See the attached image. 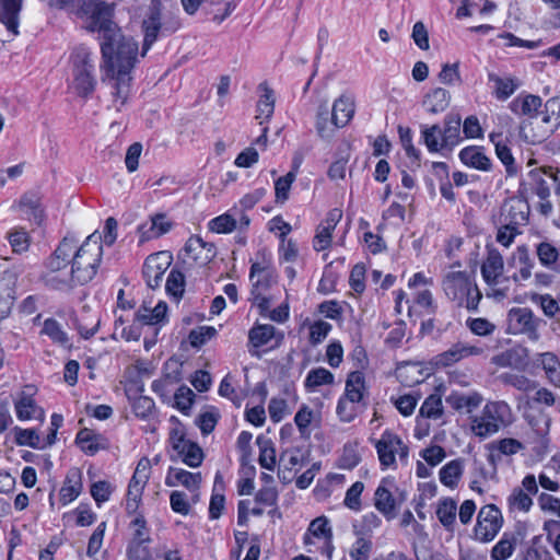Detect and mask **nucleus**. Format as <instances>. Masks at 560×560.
Here are the masks:
<instances>
[{"mask_svg":"<svg viewBox=\"0 0 560 560\" xmlns=\"http://www.w3.org/2000/svg\"><path fill=\"white\" fill-rule=\"evenodd\" d=\"M113 5L96 1L91 15L90 30L100 34L103 82L110 81L114 104L120 110L129 97L131 72L139 61L138 42L122 33L112 20Z\"/></svg>","mask_w":560,"mask_h":560,"instance_id":"1","label":"nucleus"},{"mask_svg":"<svg viewBox=\"0 0 560 560\" xmlns=\"http://www.w3.org/2000/svg\"><path fill=\"white\" fill-rule=\"evenodd\" d=\"M102 255L101 236L96 232L89 235L80 247H75L70 257V272L79 285L86 284L95 277Z\"/></svg>","mask_w":560,"mask_h":560,"instance_id":"2","label":"nucleus"},{"mask_svg":"<svg viewBox=\"0 0 560 560\" xmlns=\"http://www.w3.org/2000/svg\"><path fill=\"white\" fill-rule=\"evenodd\" d=\"M446 298L458 307L477 311L482 298L472 277L466 271H450L442 280Z\"/></svg>","mask_w":560,"mask_h":560,"instance_id":"3","label":"nucleus"},{"mask_svg":"<svg viewBox=\"0 0 560 560\" xmlns=\"http://www.w3.org/2000/svg\"><path fill=\"white\" fill-rule=\"evenodd\" d=\"M512 422V410L503 400L488 401L480 415L471 419V432L481 439L498 433Z\"/></svg>","mask_w":560,"mask_h":560,"instance_id":"4","label":"nucleus"},{"mask_svg":"<svg viewBox=\"0 0 560 560\" xmlns=\"http://www.w3.org/2000/svg\"><path fill=\"white\" fill-rule=\"evenodd\" d=\"M72 88L84 98L92 95L96 86L95 65L92 52L84 46L77 47L72 52Z\"/></svg>","mask_w":560,"mask_h":560,"instance_id":"5","label":"nucleus"},{"mask_svg":"<svg viewBox=\"0 0 560 560\" xmlns=\"http://www.w3.org/2000/svg\"><path fill=\"white\" fill-rule=\"evenodd\" d=\"M179 27L177 20L162 22V3L160 0H151L142 22L144 33L141 57H144L152 45L156 42L159 33L172 34Z\"/></svg>","mask_w":560,"mask_h":560,"instance_id":"6","label":"nucleus"},{"mask_svg":"<svg viewBox=\"0 0 560 560\" xmlns=\"http://www.w3.org/2000/svg\"><path fill=\"white\" fill-rule=\"evenodd\" d=\"M375 448L378 455L382 469L396 468V455L400 460H406L408 457V446L404 444L402 440L392 431H384L375 442Z\"/></svg>","mask_w":560,"mask_h":560,"instance_id":"7","label":"nucleus"},{"mask_svg":"<svg viewBox=\"0 0 560 560\" xmlns=\"http://www.w3.org/2000/svg\"><path fill=\"white\" fill-rule=\"evenodd\" d=\"M540 324L541 319L528 307H513L508 313L509 331L514 335H526L533 341L539 339Z\"/></svg>","mask_w":560,"mask_h":560,"instance_id":"8","label":"nucleus"},{"mask_svg":"<svg viewBox=\"0 0 560 560\" xmlns=\"http://www.w3.org/2000/svg\"><path fill=\"white\" fill-rule=\"evenodd\" d=\"M503 525L501 511L494 504H488L480 509L475 526V535L481 542L491 541Z\"/></svg>","mask_w":560,"mask_h":560,"instance_id":"9","label":"nucleus"},{"mask_svg":"<svg viewBox=\"0 0 560 560\" xmlns=\"http://www.w3.org/2000/svg\"><path fill=\"white\" fill-rule=\"evenodd\" d=\"M172 256L167 252L151 254L144 261L142 273L149 288L160 287L163 276L171 265Z\"/></svg>","mask_w":560,"mask_h":560,"instance_id":"10","label":"nucleus"},{"mask_svg":"<svg viewBox=\"0 0 560 560\" xmlns=\"http://www.w3.org/2000/svg\"><path fill=\"white\" fill-rule=\"evenodd\" d=\"M78 242L73 235L65 236L55 252L45 261L46 270L43 273L62 271L70 264V257L74 253Z\"/></svg>","mask_w":560,"mask_h":560,"instance_id":"11","label":"nucleus"},{"mask_svg":"<svg viewBox=\"0 0 560 560\" xmlns=\"http://www.w3.org/2000/svg\"><path fill=\"white\" fill-rule=\"evenodd\" d=\"M392 486H394V481L389 478H384L374 493V506L387 521L396 517V509L398 506L397 500L389 490Z\"/></svg>","mask_w":560,"mask_h":560,"instance_id":"12","label":"nucleus"},{"mask_svg":"<svg viewBox=\"0 0 560 560\" xmlns=\"http://www.w3.org/2000/svg\"><path fill=\"white\" fill-rule=\"evenodd\" d=\"M342 218L340 209H331L325 220L317 226L316 235L313 241V247L316 252L328 248L331 244V233Z\"/></svg>","mask_w":560,"mask_h":560,"instance_id":"13","label":"nucleus"},{"mask_svg":"<svg viewBox=\"0 0 560 560\" xmlns=\"http://www.w3.org/2000/svg\"><path fill=\"white\" fill-rule=\"evenodd\" d=\"M23 0H0V25L13 38L19 35L20 12Z\"/></svg>","mask_w":560,"mask_h":560,"instance_id":"14","label":"nucleus"},{"mask_svg":"<svg viewBox=\"0 0 560 560\" xmlns=\"http://www.w3.org/2000/svg\"><path fill=\"white\" fill-rule=\"evenodd\" d=\"M483 398L478 392L460 393L452 392L446 398V404L458 412L471 413L482 402Z\"/></svg>","mask_w":560,"mask_h":560,"instance_id":"15","label":"nucleus"},{"mask_svg":"<svg viewBox=\"0 0 560 560\" xmlns=\"http://www.w3.org/2000/svg\"><path fill=\"white\" fill-rule=\"evenodd\" d=\"M332 125L337 128L346 127L355 113L354 100L349 95H340L331 107Z\"/></svg>","mask_w":560,"mask_h":560,"instance_id":"16","label":"nucleus"},{"mask_svg":"<svg viewBox=\"0 0 560 560\" xmlns=\"http://www.w3.org/2000/svg\"><path fill=\"white\" fill-rule=\"evenodd\" d=\"M186 254L196 262L206 265L215 256V247L212 243L205 242L199 236H191L185 245Z\"/></svg>","mask_w":560,"mask_h":560,"instance_id":"17","label":"nucleus"},{"mask_svg":"<svg viewBox=\"0 0 560 560\" xmlns=\"http://www.w3.org/2000/svg\"><path fill=\"white\" fill-rule=\"evenodd\" d=\"M82 472L79 468H71L68 470L62 487L59 492V499L62 505H67L74 501L82 492Z\"/></svg>","mask_w":560,"mask_h":560,"instance_id":"18","label":"nucleus"},{"mask_svg":"<svg viewBox=\"0 0 560 560\" xmlns=\"http://www.w3.org/2000/svg\"><path fill=\"white\" fill-rule=\"evenodd\" d=\"M482 350L476 346H469L464 342L453 345L448 350L440 353L436 363L443 366H450L464 358L480 354Z\"/></svg>","mask_w":560,"mask_h":560,"instance_id":"19","label":"nucleus"},{"mask_svg":"<svg viewBox=\"0 0 560 560\" xmlns=\"http://www.w3.org/2000/svg\"><path fill=\"white\" fill-rule=\"evenodd\" d=\"M504 261L502 255L497 249L488 252V256L481 266V275L489 285H495L503 273Z\"/></svg>","mask_w":560,"mask_h":560,"instance_id":"20","label":"nucleus"},{"mask_svg":"<svg viewBox=\"0 0 560 560\" xmlns=\"http://www.w3.org/2000/svg\"><path fill=\"white\" fill-rule=\"evenodd\" d=\"M201 482L200 472H190L182 468L171 467L165 478V485L168 487H177L179 485L189 491H196Z\"/></svg>","mask_w":560,"mask_h":560,"instance_id":"21","label":"nucleus"},{"mask_svg":"<svg viewBox=\"0 0 560 560\" xmlns=\"http://www.w3.org/2000/svg\"><path fill=\"white\" fill-rule=\"evenodd\" d=\"M459 160L466 166L476 168L482 172L491 170V160L485 154L483 148L470 145L460 150Z\"/></svg>","mask_w":560,"mask_h":560,"instance_id":"22","label":"nucleus"},{"mask_svg":"<svg viewBox=\"0 0 560 560\" xmlns=\"http://www.w3.org/2000/svg\"><path fill=\"white\" fill-rule=\"evenodd\" d=\"M173 223L163 213L151 217L150 222L139 226L141 242L160 237L171 231Z\"/></svg>","mask_w":560,"mask_h":560,"instance_id":"23","label":"nucleus"},{"mask_svg":"<svg viewBox=\"0 0 560 560\" xmlns=\"http://www.w3.org/2000/svg\"><path fill=\"white\" fill-rule=\"evenodd\" d=\"M542 101L533 94L518 95L510 103V109L518 116L534 118L538 115Z\"/></svg>","mask_w":560,"mask_h":560,"instance_id":"24","label":"nucleus"},{"mask_svg":"<svg viewBox=\"0 0 560 560\" xmlns=\"http://www.w3.org/2000/svg\"><path fill=\"white\" fill-rule=\"evenodd\" d=\"M451 103V93L443 88H435L425 94L423 107L430 114H440L447 109Z\"/></svg>","mask_w":560,"mask_h":560,"instance_id":"25","label":"nucleus"},{"mask_svg":"<svg viewBox=\"0 0 560 560\" xmlns=\"http://www.w3.org/2000/svg\"><path fill=\"white\" fill-rule=\"evenodd\" d=\"M16 417L22 420L32 418H44V410L37 406L32 397V393H21L19 399L14 404Z\"/></svg>","mask_w":560,"mask_h":560,"instance_id":"26","label":"nucleus"},{"mask_svg":"<svg viewBox=\"0 0 560 560\" xmlns=\"http://www.w3.org/2000/svg\"><path fill=\"white\" fill-rule=\"evenodd\" d=\"M462 119L457 114H448L444 119V128L442 129V144L447 149H453L460 141Z\"/></svg>","mask_w":560,"mask_h":560,"instance_id":"27","label":"nucleus"},{"mask_svg":"<svg viewBox=\"0 0 560 560\" xmlns=\"http://www.w3.org/2000/svg\"><path fill=\"white\" fill-rule=\"evenodd\" d=\"M40 279L45 287L51 290L69 292L79 285L71 272L42 273Z\"/></svg>","mask_w":560,"mask_h":560,"instance_id":"28","label":"nucleus"},{"mask_svg":"<svg viewBox=\"0 0 560 560\" xmlns=\"http://www.w3.org/2000/svg\"><path fill=\"white\" fill-rule=\"evenodd\" d=\"M273 338H277V331L272 325H255L248 331V347L258 349L267 346Z\"/></svg>","mask_w":560,"mask_h":560,"instance_id":"29","label":"nucleus"},{"mask_svg":"<svg viewBox=\"0 0 560 560\" xmlns=\"http://www.w3.org/2000/svg\"><path fill=\"white\" fill-rule=\"evenodd\" d=\"M537 361L545 371L548 381L560 387V359L553 352H542L538 354Z\"/></svg>","mask_w":560,"mask_h":560,"instance_id":"30","label":"nucleus"},{"mask_svg":"<svg viewBox=\"0 0 560 560\" xmlns=\"http://www.w3.org/2000/svg\"><path fill=\"white\" fill-rule=\"evenodd\" d=\"M315 128L322 139H330L338 129L332 125L331 110L326 102L317 108Z\"/></svg>","mask_w":560,"mask_h":560,"instance_id":"31","label":"nucleus"},{"mask_svg":"<svg viewBox=\"0 0 560 560\" xmlns=\"http://www.w3.org/2000/svg\"><path fill=\"white\" fill-rule=\"evenodd\" d=\"M518 538L514 533L505 532L500 540L492 547V560H508L514 552Z\"/></svg>","mask_w":560,"mask_h":560,"instance_id":"32","label":"nucleus"},{"mask_svg":"<svg viewBox=\"0 0 560 560\" xmlns=\"http://www.w3.org/2000/svg\"><path fill=\"white\" fill-rule=\"evenodd\" d=\"M258 89L262 92L257 103L256 119H269L275 110V95L273 91L266 82L259 84ZM264 121L260 120V125Z\"/></svg>","mask_w":560,"mask_h":560,"instance_id":"33","label":"nucleus"},{"mask_svg":"<svg viewBox=\"0 0 560 560\" xmlns=\"http://www.w3.org/2000/svg\"><path fill=\"white\" fill-rule=\"evenodd\" d=\"M366 392L365 377L360 371L351 372L346 381L345 396L352 400L362 401Z\"/></svg>","mask_w":560,"mask_h":560,"instance_id":"34","label":"nucleus"},{"mask_svg":"<svg viewBox=\"0 0 560 560\" xmlns=\"http://www.w3.org/2000/svg\"><path fill=\"white\" fill-rule=\"evenodd\" d=\"M464 466L460 459H454L443 466L440 470V481L451 488L454 489L459 478L463 475Z\"/></svg>","mask_w":560,"mask_h":560,"instance_id":"35","label":"nucleus"},{"mask_svg":"<svg viewBox=\"0 0 560 560\" xmlns=\"http://www.w3.org/2000/svg\"><path fill=\"white\" fill-rule=\"evenodd\" d=\"M102 436L94 433L90 429H82L78 432L75 442L80 448L88 455H94L98 450L103 448L100 444Z\"/></svg>","mask_w":560,"mask_h":560,"instance_id":"36","label":"nucleus"},{"mask_svg":"<svg viewBox=\"0 0 560 560\" xmlns=\"http://www.w3.org/2000/svg\"><path fill=\"white\" fill-rule=\"evenodd\" d=\"M256 442L259 447V465L267 470H273L276 467V450L272 441L264 436H258Z\"/></svg>","mask_w":560,"mask_h":560,"instance_id":"37","label":"nucleus"},{"mask_svg":"<svg viewBox=\"0 0 560 560\" xmlns=\"http://www.w3.org/2000/svg\"><path fill=\"white\" fill-rule=\"evenodd\" d=\"M40 332L43 335L48 336L54 343H57L66 348H69L71 346L68 334L62 329L61 325L54 318H47L44 322Z\"/></svg>","mask_w":560,"mask_h":560,"instance_id":"38","label":"nucleus"},{"mask_svg":"<svg viewBox=\"0 0 560 560\" xmlns=\"http://www.w3.org/2000/svg\"><path fill=\"white\" fill-rule=\"evenodd\" d=\"M360 411V401L352 400L342 395L337 402L336 413L340 421L349 423L353 421Z\"/></svg>","mask_w":560,"mask_h":560,"instance_id":"39","label":"nucleus"},{"mask_svg":"<svg viewBox=\"0 0 560 560\" xmlns=\"http://www.w3.org/2000/svg\"><path fill=\"white\" fill-rule=\"evenodd\" d=\"M334 374L324 368L312 369L305 378V388L308 392H314L322 385H330L334 383Z\"/></svg>","mask_w":560,"mask_h":560,"instance_id":"40","label":"nucleus"},{"mask_svg":"<svg viewBox=\"0 0 560 560\" xmlns=\"http://www.w3.org/2000/svg\"><path fill=\"white\" fill-rule=\"evenodd\" d=\"M489 138L490 141L494 144L497 156L506 167L508 174H515L516 170L514 167V158L512 155L511 149L501 141V135L491 133Z\"/></svg>","mask_w":560,"mask_h":560,"instance_id":"41","label":"nucleus"},{"mask_svg":"<svg viewBox=\"0 0 560 560\" xmlns=\"http://www.w3.org/2000/svg\"><path fill=\"white\" fill-rule=\"evenodd\" d=\"M167 312V305L165 302H159L153 308L142 307L139 310L137 316L138 319L147 325H156L161 323Z\"/></svg>","mask_w":560,"mask_h":560,"instance_id":"42","label":"nucleus"},{"mask_svg":"<svg viewBox=\"0 0 560 560\" xmlns=\"http://www.w3.org/2000/svg\"><path fill=\"white\" fill-rule=\"evenodd\" d=\"M508 505L511 512H528L533 505V499L522 488H514L508 497Z\"/></svg>","mask_w":560,"mask_h":560,"instance_id":"43","label":"nucleus"},{"mask_svg":"<svg viewBox=\"0 0 560 560\" xmlns=\"http://www.w3.org/2000/svg\"><path fill=\"white\" fill-rule=\"evenodd\" d=\"M456 510V502L450 498H445L439 502L436 516L445 528H450L454 524Z\"/></svg>","mask_w":560,"mask_h":560,"instance_id":"44","label":"nucleus"},{"mask_svg":"<svg viewBox=\"0 0 560 560\" xmlns=\"http://www.w3.org/2000/svg\"><path fill=\"white\" fill-rule=\"evenodd\" d=\"M421 136L430 152H439L445 148V145L442 144V129L439 125L423 127Z\"/></svg>","mask_w":560,"mask_h":560,"instance_id":"45","label":"nucleus"},{"mask_svg":"<svg viewBox=\"0 0 560 560\" xmlns=\"http://www.w3.org/2000/svg\"><path fill=\"white\" fill-rule=\"evenodd\" d=\"M536 255L544 267L553 269L559 258V250L551 243L541 242L536 246Z\"/></svg>","mask_w":560,"mask_h":560,"instance_id":"46","label":"nucleus"},{"mask_svg":"<svg viewBox=\"0 0 560 560\" xmlns=\"http://www.w3.org/2000/svg\"><path fill=\"white\" fill-rule=\"evenodd\" d=\"M166 292L176 301H179L185 291V276L179 270H171L165 283Z\"/></svg>","mask_w":560,"mask_h":560,"instance_id":"47","label":"nucleus"},{"mask_svg":"<svg viewBox=\"0 0 560 560\" xmlns=\"http://www.w3.org/2000/svg\"><path fill=\"white\" fill-rule=\"evenodd\" d=\"M145 483L130 479L127 490L126 511L136 513L141 502L142 492Z\"/></svg>","mask_w":560,"mask_h":560,"instance_id":"48","label":"nucleus"},{"mask_svg":"<svg viewBox=\"0 0 560 560\" xmlns=\"http://www.w3.org/2000/svg\"><path fill=\"white\" fill-rule=\"evenodd\" d=\"M529 177L533 180V191L539 197V199L549 198L550 183L546 179L547 175L544 173V167L530 171Z\"/></svg>","mask_w":560,"mask_h":560,"instance_id":"49","label":"nucleus"},{"mask_svg":"<svg viewBox=\"0 0 560 560\" xmlns=\"http://www.w3.org/2000/svg\"><path fill=\"white\" fill-rule=\"evenodd\" d=\"M177 454L186 465L192 468L199 467L203 460V452L201 447L191 441Z\"/></svg>","mask_w":560,"mask_h":560,"instance_id":"50","label":"nucleus"},{"mask_svg":"<svg viewBox=\"0 0 560 560\" xmlns=\"http://www.w3.org/2000/svg\"><path fill=\"white\" fill-rule=\"evenodd\" d=\"M420 416L429 419H439L443 415L442 399L438 395L425 398L419 410Z\"/></svg>","mask_w":560,"mask_h":560,"instance_id":"51","label":"nucleus"},{"mask_svg":"<svg viewBox=\"0 0 560 560\" xmlns=\"http://www.w3.org/2000/svg\"><path fill=\"white\" fill-rule=\"evenodd\" d=\"M489 80L494 82V94L498 100L509 98L517 89V83L513 79H502L491 73Z\"/></svg>","mask_w":560,"mask_h":560,"instance_id":"52","label":"nucleus"},{"mask_svg":"<svg viewBox=\"0 0 560 560\" xmlns=\"http://www.w3.org/2000/svg\"><path fill=\"white\" fill-rule=\"evenodd\" d=\"M307 532L316 538H324L327 544H331L332 530L326 516H319L313 520Z\"/></svg>","mask_w":560,"mask_h":560,"instance_id":"53","label":"nucleus"},{"mask_svg":"<svg viewBox=\"0 0 560 560\" xmlns=\"http://www.w3.org/2000/svg\"><path fill=\"white\" fill-rule=\"evenodd\" d=\"M532 302L539 305L544 314L551 318L559 313L560 307L558 302L550 294H538L535 293L530 298Z\"/></svg>","mask_w":560,"mask_h":560,"instance_id":"54","label":"nucleus"},{"mask_svg":"<svg viewBox=\"0 0 560 560\" xmlns=\"http://www.w3.org/2000/svg\"><path fill=\"white\" fill-rule=\"evenodd\" d=\"M175 406L183 413L188 415L192 406L195 394L186 385H182L174 395Z\"/></svg>","mask_w":560,"mask_h":560,"instance_id":"55","label":"nucleus"},{"mask_svg":"<svg viewBox=\"0 0 560 560\" xmlns=\"http://www.w3.org/2000/svg\"><path fill=\"white\" fill-rule=\"evenodd\" d=\"M295 172H289L287 175L279 177L275 183L276 201L283 203L289 198V191L292 183L295 180Z\"/></svg>","mask_w":560,"mask_h":560,"instance_id":"56","label":"nucleus"},{"mask_svg":"<svg viewBox=\"0 0 560 560\" xmlns=\"http://www.w3.org/2000/svg\"><path fill=\"white\" fill-rule=\"evenodd\" d=\"M504 384L511 385L521 392H529L536 388V382L525 375L505 373L501 376Z\"/></svg>","mask_w":560,"mask_h":560,"instance_id":"57","label":"nucleus"},{"mask_svg":"<svg viewBox=\"0 0 560 560\" xmlns=\"http://www.w3.org/2000/svg\"><path fill=\"white\" fill-rule=\"evenodd\" d=\"M208 228L215 233H231L236 228V220L229 213H224L210 220Z\"/></svg>","mask_w":560,"mask_h":560,"instance_id":"58","label":"nucleus"},{"mask_svg":"<svg viewBox=\"0 0 560 560\" xmlns=\"http://www.w3.org/2000/svg\"><path fill=\"white\" fill-rule=\"evenodd\" d=\"M313 420V411L310 407L303 405L294 417V422L301 433L302 438H310L311 431L308 429Z\"/></svg>","mask_w":560,"mask_h":560,"instance_id":"59","label":"nucleus"},{"mask_svg":"<svg viewBox=\"0 0 560 560\" xmlns=\"http://www.w3.org/2000/svg\"><path fill=\"white\" fill-rule=\"evenodd\" d=\"M155 404L152 398L148 396H140L135 399L132 409L135 415L141 419L150 418L154 412Z\"/></svg>","mask_w":560,"mask_h":560,"instance_id":"60","label":"nucleus"},{"mask_svg":"<svg viewBox=\"0 0 560 560\" xmlns=\"http://www.w3.org/2000/svg\"><path fill=\"white\" fill-rule=\"evenodd\" d=\"M364 489V485L361 481L354 482L346 492L345 505L353 511L361 509V494Z\"/></svg>","mask_w":560,"mask_h":560,"instance_id":"61","label":"nucleus"},{"mask_svg":"<svg viewBox=\"0 0 560 560\" xmlns=\"http://www.w3.org/2000/svg\"><path fill=\"white\" fill-rule=\"evenodd\" d=\"M112 492V485L104 480L96 481L91 486V495L98 506L109 500Z\"/></svg>","mask_w":560,"mask_h":560,"instance_id":"62","label":"nucleus"},{"mask_svg":"<svg viewBox=\"0 0 560 560\" xmlns=\"http://www.w3.org/2000/svg\"><path fill=\"white\" fill-rule=\"evenodd\" d=\"M372 549V541L360 537L352 545L350 557L352 560H369Z\"/></svg>","mask_w":560,"mask_h":560,"instance_id":"63","label":"nucleus"},{"mask_svg":"<svg viewBox=\"0 0 560 560\" xmlns=\"http://www.w3.org/2000/svg\"><path fill=\"white\" fill-rule=\"evenodd\" d=\"M544 530L547 534L548 540H553V548L560 556V521L549 520L544 523Z\"/></svg>","mask_w":560,"mask_h":560,"instance_id":"64","label":"nucleus"}]
</instances>
